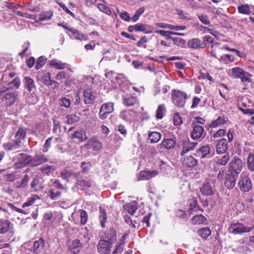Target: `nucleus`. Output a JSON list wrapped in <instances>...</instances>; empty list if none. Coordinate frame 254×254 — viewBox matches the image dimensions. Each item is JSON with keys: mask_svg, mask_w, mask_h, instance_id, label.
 <instances>
[{"mask_svg": "<svg viewBox=\"0 0 254 254\" xmlns=\"http://www.w3.org/2000/svg\"><path fill=\"white\" fill-rule=\"evenodd\" d=\"M82 248V244L78 239L73 240L69 245L68 249L72 254H77Z\"/></svg>", "mask_w": 254, "mask_h": 254, "instance_id": "obj_21", "label": "nucleus"}, {"mask_svg": "<svg viewBox=\"0 0 254 254\" xmlns=\"http://www.w3.org/2000/svg\"><path fill=\"white\" fill-rule=\"evenodd\" d=\"M228 148V145L225 138L219 140L216 145V152L218 154H223L226 152Z\"/></svg>", "mask_w": 254, "mask_h": 254, "instance_id": "obj_22", "label": "nucleus"}, {"mask_svg": "<svg viewBox=\"0 0 254 254\" xmlns=\"http://www.w3.org/2000/svg\"><path fill=\"white\" fill-rule=\"evenodd\" d=\"M23 83L25 88L29 93H31L36 89L35 82L30 77L25 76L23 79Z\"/></svg>", "mask_w": 254, "mask_h": 254, "instance_id": "obj_23", "label": "nucleus"}, {"mask_svg": "<svg viewBox=\"0 0 254 254\" xmlns=\"http://www.w3.org/2000/svg\"><path fill=\"white\" fill-rule=\"evenodd\" d=\"M187 94L179 90H175L172 95V99L174 105L179 107L182 108L185 106Z\"/></svg>", "mask_w": 254, "mask_h": 254, "instance_id": "obj_2", "label": "nucleus"}, {"mask_svg": "<svg viewBox=\"0 0 254 254\" xmlns=\"http://www.w3.org/2000/svg\"><path fill=\"white\" fill-rule=\"evenodd\" d=\"M243 167V163L242 160L235 156L233 158L229 164L228 172L239 176Z\"/></svg>", "mask_w": 254, "mask_h": 254, "instance_id": "obj_3", "label": "nucleus"}, {"mask_svg": "<svg viewBox=\"0 0 254 254\" xmlns=\"http://www.w3.org/2000/svg\"><path fill=\"white\" fill-rule=\"evenodd\" d=\"M136 32H143L145 33H151L152 31L150 27L144 24L137 23L135 24Z\"/></svg>", "mask_w": 254, "mask_h": 254, "instance_id": "obj_37", "label": "nucleus"}, {"mask_svg": "<svg viewBox=\"0 0 254 254\" xmlns=\"http://www.w3.org/2000/svg\"><path fill=\"white\" fill-rule=\"evenodd\" d=\"M229 229L230 233L235 235L244 233H249L251 231H254V225L250 227H247L243 223H236L232 224Z\"/></svg>", "mask_w": 254, "mask_h": 254, "instance_id": "obj_4", "label": "nucleus"}, {"mask_svg": "<svg viewBox=\"0 0 254 254\" xmlns=\"http://www.w3.org/2000/svg\"><path fill=\"white\" fill-rule=\"evenodd\" d=\"M20 85V80L19 78H15L13 80L10 81L8 84L7 86L9 88V89H12L13 87H16L18 88L19 86Z\"/></svg>", "mask_w": 254, "mask_h": 254, "instance_id": "obj_56", "label": "nucleus"}, {"mask_svg": "<svg viewBox=\"0 0 254 254\" xmlns=\"http://www.w3.org/2000/svg\"><path fill=\"white\" fill-rule=\"evenodd\" d=\"M144 10L145 8L143 7H140L137 9L131 18L132 21L133 22L137 21L138 20L140 16L144 12Z\"/></svg>", "mask_w": 254, "mask_h": 254, "instance_id": "obj_57", "label": "nucleus"}, {"mask_svg": "<svg viewBox=\"0 0 254 254\" xmlns=\"http://www.w3.org/2000/svg\"><path fill=\"white\" fill-rule=\"evenodd\" d=\"M48 161V159L42 154H37L33 157L31 156L29 165L31 166H37Z\"/></svg>", "mask_w": 254, "mask_h": 254, "instance_id": "obj_17", "label": "nucleus"}, {"mask_svg": "<svg viewBox=\"0 0 254 254\" xmlns=\"http://www.w3.org/2000/svg\"><path fill=\"white\" fill-rule=\"evenodd\" d=\"M230 159V155L228 153L225 154L223 156L217 157L216 158V163L218 165H221L222 166H225L227 164L228 161Z\"/></svg>", "mask_w": 254, "mask_h": 254, "instance_id": "obj_42", "label": "nucleus"}, {"mask_svg": "<svg viewBox=\"0 0 254 254\" xmlns=\"http://www.w3.org/2000/svg\"><path fill=\"white\" fill-rule=\"evenodd\" d=\"M49 194L50 198L52 200H56L60 197V196L61 195V192H54L53 190H50L49 191Z\"/></svg>", "mask_w": 254, "mask_h": 254, "instance_id": "obj_61", "label": "nucleus"}, {"mask_svg": "<svg viewBox=\"0 0 254 254\" xmlns=\"http://www.w3.org/2000/svg\"><path fill=\"white\" fill-rule=\"evenodd\" d=\"M174 124L175 126H180L183 123L182 117L178 113H176L173 115Z\"/></svg>", "mask_w": 254, "mask_h": 254, "instance_id": "obj_59", "label": "nucleus"}, {"mask_svg": "<svg viewBox=\"0 0 254 254\" xmlns=\"http://www.w3.org/2000/svg\"><path fill=\"white\" fill-rule=\"evenodd\" d=\"M123 207L129 214L133 215L137 209V203L136 201H132L125 204Z\"/></svg>", "mask_w": 254, "mask_h": 254, "instance_id": "obj_29", "label": "nucleus"}, {"mask_svg": "<svg viewBox=\"0 0 254 254\" xmlns=\"http://www.w3.org/2000/svg\"><path fill=\"white\" fill-rule=\"evenodd\" d=\"M231 76L234 78H240L243 82L251 81L250 77L252 75L240 67H234L231 69Z\"/></svg>", "mask_w": 254, "mask_h": 254, "instance_id": "obj_1", "label": "nucleus"}, {"mask_svg": "<svg viewBox=\"0 0 254 254\" xmlns=\"http://www.w3.org/2000/svg\"><path fill=\"white\" fill-rule=\"evenodd\" d=\"M78 174L74 173L72 170H64L61 173V177L67 182L75 180L77 181Z\"/></svg>", "mask_w": 254, "mask_h": 254, "instance_id": "obj_14", "label": "nucleus"}, {"mask_svg": "<svg viewBox=\"0 0 254 254\" xmlns=\"http://www.w3.org/2000/svg\"><path fill=\"white\" fill-rule=\"evenodd\" d=\"M45 59L43 57H40L37 62L35 65V69L37 70L40 69L45 64Z\"/></svg>", "mask_w": 254, "mask_h": 254, "instance_id": "obj_64", "label": "nucleus"}, {"mask_svg": "<svg viewBox=\"0 0 254 254\" xmlns=\"http://www.w3.org/2000/svg\"><path fill=\"white\" fill-rule=\"evenodd\" d=\"M247 167L248 169L252 172L254 171V154L250 153L247 158Z\"/></svg>", "mask_w": 254, "mask_h": 254, "instance_id": "obj_46", "label": "nucleus"}, {"mask_svg": "<svg viewBox=\"0 0 254 254\" xmlns=\"http://www.w3.org/2000/svg\"><path fill=\"white\" fill-rule=\"evenodd\" d=\"M99 219L100 224L102 228H104L107 220L106 213L105 210L101 207H99Z\"/></svg>", "mask_w": 254, "mask_h": 254, "instance_id": "obj_41", "label": "nucleus"}, {"mask_svg": "<svg viewBox=\"0 0 254 254\" xmlns=\"http://www.w3.org/2000/svg\"><path fill=\"white\" fill-rule=\"evenodd\" d=\"M197 233L204 239L207 238L211 235V231L208 227H204L197 231Z\"/></svg>", "mask_w": 254, "mask_h": 254, "instance_id": "obj_47", "label": "nucleus"}, {"mask_svg": "<svg viewBox=\"0 0 254 254\" xmlns=\"http://www.w3.org/2000/svg\"><path fill=\"white\" fill-rule=\"evenodd\" d=\"M220 60L221 61H224L226 63H227V61L231 62H233L235 61V58L232 55L227 54L224 56H221Z\"/></svg>", "mask_w": 254, "mask_h": 254, "instance_id": "obj_63", "label": "nucleus"}, {"mask_svg": "<svg viewBox=\"0 0 254 254\" xmlns=\"http://www.w3.org/2000/svg\"><path fill=\"white\" fill-rule=\"evenodd\" d=\"M120 117L126 122H131L135 118V113L132 110H124L120 113Z\"/></svg>", "mask_w": 254, "mask_h": 254, "instance_id": "obj_16", "label": "nucleus"}, {"mask_svg": "<svg viewBox=\"0 0 254 254\" xmlns=\"http://www.w3.org/2000/svg\"><path fill=\"white\" fill-rule=\"evenodd\" d=\"M226 121L225 118L223 116H220L218 118L213 121H212L210 125V127L212 128H216L218 127H221L225 124H226Z\"/></svg>", "mask_w": 254, "mask_h": 254, "instance_id": "obj_36", "label": "nucleus"}, {"mask_svg": "<svg viewBox=\"0 0 254 254\" xmlns=\"http://www.w3.org/2000/svg\"><path fill=\"white\" fill-rule=\"evenodd\" d=\"M72 138H77L80 141H83L88 138L85 131L84 129H80L75 131L71 135Z\"/></svg>", "mask_w": 254, "mask_h": 254, "instance_id": "obj_33", "label": "nucleus"}, {"mask_svg": "<svg viewBox=\"0 0 254 254\" xmlns=\"http://www.w3.org/2000/svg\"><path fill=\"white\" fill-rule=\"evenodd\" d=\"M56 168L53 165L43 166L40 168V170L43 174L49 175L53 172Z\"/></svg>", "mask_w": 254, "mask_h": 254, "instance_id": "obj_49", "label": "nucleus"}, {"mask_svg": "<svg viewBox=\"0 0 254 254\" xmlns=\"http://www.w3.org/2000/svg\"><path fill=\"white\" fill-rule=\"evenodd\" d=\"M67 123L72 124L78 122L79 121V117L76 115H69L66 116Z\"/></svg>", "mask_w": 254, "mask_h": 254, "instance_id": "obj_55", "label": "nucleus"}, {"mask_svg": "<svg viewBox=\"0 0 254 254\" xmlns=\"http://www.w3.org/2000/svg\"><path fill=\"white\" fill-rule=\"evenodd\" d=\"M29 176L26 174L20 181L16 182L14 183V185L15 187L18 189L24 188L27 186Z\"/></svg>", "mask_w": 254, "mask_h": 254, "instance_id": "obj_39", "label": "nucleus"}, {"mask_svg": "<svg viewBox=\"0 0 254 254\" xmlns=\"http://www.w3.org/2000/svg\"><path fill=\"white\" fill-rule=\"evenodd\" d=\"M123 99V103L126 106L130 107L138 103L137 97L132 95H126Z\"/></svg>", "mask_w": 254, "mask_h": 254, "instance_id": "obj_25", "label": "nucleus"}, {"mask_svg": "<svg viewBox=\"0 0 254 254\" xmlns=\"http://www.w3.org/2000/svg\"><path fill=\"white\" fill-rule=\"evenodd\" d=\"M239 12L244 14H249L251 13L250 6L248 4H242L238 7Z\"/></svg>", "mask_w": 254, "mask_h": 254, "instance_id": "obj_53", "label": "nucleus"}, {"mask_svg": "<svg viewBox=\"0 0 254 254\" xmlns=\"http://www.w3.org/2000/svg\"><path fill=\"white\" fill-rule=\"evenodd\" d=\"M30 185L31 187L36 191H39L42 189V184L38 178H34Z\"/></svg>", "mask_w": 254, "mask_h": 254, "instance_id": "obj_45", "label": "nucleus"}, {"mask_svg": "<svg viewBox=\"0 0 254 254\" xmlns=\"http://www.w3.org/2000/svg\"><path fill=\"white\" fill-rule=\"evenodd\" d=\"M97 7L98 9L102 12L108 14L110 15L111 13V11L110 8L105 5L104 4L98 3L97 5Z\"/></svg>", "mask_w": 254, "mask_h": 254, "instance_id": "obj_60", "label": "nucleus"}, {"mask_svg": "<svg viewBox=\"0 0 254 254\" xmlns=\"http://www.w3.org/2000/svg\"><path fill=\"white\" fill-rule=\"evenodd\" d=\"M158 174L159 172L157 170L142 171L139 173L138 177V180H148L156 176Z\"/></svg>", "mask_w": 254, "mask_h": 254, "instance_id": "obj_18", "label": "nucleus"}, {"mask_svg": "<svg viewBox=\"0 0 254 254\" xmlns=\"http://www.w3.org/2000/svg\"><path fill=\"white\" fill-rule=\"evenodd\" d=\"M210 153V145H204L197 149L195 152V156L204 158L209 157Z\"/></svg>", "mask_w": 254, "mask_h": 254, "instance_id": "obj_24", "label": "nucleus"}, {"mask_svg": "<svg viewBox=\"0 0 254 254\" xmlns=\"http://www.w3.org/2000/svg\"><path fill=\"white\" fill-rule=\"evenodd\" d=\"M238 178V176L228 172L225 177V186L229 190L233 189L235 186Z\"/></svg>", "mask_w": 254, "mask_h": 254, "instance_id": "obj_13", "label": "nucleus"}, {"mask_svg": "<svg viewBox=\"0 0 254 254\" xmlns=\"http://www.w3.org/2000/svg\"><path fill=\"white\" fill-rule=\"evenodd\" d=\"M113 111L114 104L112 102L104 103L100 107L98 114L99 117L101 119H105Z\"/></svg>", "mask_w": 254, "mask_h": 254, "instance_id": "obj_8", "label": "nucleus"}, {"mask_svg": "<svg viewBox=\"0 0 254 254\" xmlns=\"http://www.w3.org/2000/svg\"><path fill=\"white\" fill-rule=\"evenodd\" d=\"M188 46L189 48L194 49H203L205 48V43H202L199 38H195L190 40L188 42Z\"/></svg>", "mask_w": 254, "mask_h": 254, "instance_id": "obj_20", "label": "nucleus"}, {"mask_svg": "<svg viewBox=\"0 0 254 254\" xmlns=\"http://www.w3.org/2000/svg\"><path fill=\"white\" fill-rule=\"evenodd\" d=\"M45 245V241L43 238H40L34 243L33 250L36 254L41 253Z\"/></svg>", "mask_w": 254, "mask_h": 254, "instance_id": "obj_30", "label": "nucleus"}, {"mask_svg": "<svg viewBox=\"0 0 254 254\" xmlns=\"http://www.w3.org/2000/svg\"><path fill=\"white\" fill-rule=\"evenodd\" d=\"M66 33L72 38L78 40H86L88 38L85 35L81 33L79 30L72 28L68 29Z\"/></svg>", "mask_w": 254, "mask_h": 254, "instance_id": "obj_15", "label": "nucleus"}, {"mask_svg": "<svg viewBox=\"0 0 254 254\" xmlns=\"http://www.w3.org/2000/svg\"><path fill=\"white\" fill-rule=\"evenodd\" d=\"M77 184L80 186L85 188H91L93 186V182L90 180H77Z\"/></svg>", "mask_w": 254, "mask_h": 254, "instance_id": "obj_50", "label": "nucleus"}, {"mask_svg": "<svg viewBox=\"0 0 254 254\" xmlns=\"http://www.w3.org/2000/svg\"><path fill=\"white\" fill-rule=\"evenodd\" d=\"M18 96L16 92H8L4 94L2 98V102L6 106H10L14 104Z\"/></svg>", "mask_w": 254, "mask_h": 254, "instance_id": "obj_9", "label": "nucleus"}, {"mask_svg": "<svg viewBox=\"0 0 254 254\" xmlns=\"http://www.w3.org/2000/svg\"><path fill=\"white\" fill-rule=\"evenodd\" d=\"M166 112V108L164 105H159L156 112V116L158 119H162Z\"/></svg>", "mask_w": 254, "mask_h": 254, "instance_id": "obj_48", "label": "nucleus"}, {"mask_svg": "<svg viewBox=\"0 0 254 254\" xmlns=\"http://www.w3.org/2000/svg\"><path fill=\"white\" fill-rule=\"evenodd\" d=\"M53 15V13L52 11H47L42 12L41 13L39 14V18L38 20L36 21V22H37L39 21H42L50 19L52 17Z\"/></svg>", "mask_w": 254, "mask_h": 254, "instance_id": "obj_44", "label": "nucleus"}, {"mask_svg": "<svg viewBox=\"0 0 254 254\" xmlns=\"http://www.w3.org/2000/svg\"><path fill=\"white\" fill-rule=\"evenodd\" d=\"M27 129L24 127H19L15 136V140L21 141L23 139L26 134Z\"/></svg>", "mask_w": 254, "mask_h": 254, "instance_id": "obj_43", "label": "nucleus"}, {"mask_svg": "<svg viewBox=\"0 0 254 254\" xmlns=\"http://www.w3.org/2000/svg\"><path fill=\"white\" fill-rule=\"evenodd\" d=\"M204 128L200 125L196 124L193 126L190 136L193 140H200L204 135Z\"/></svg>", "mask_w": 254, "mask_h": 254, "instance_id": "obj_11", "label": "nucleus"}, {"mask_svg": "<svg viewBox=\"0 0 254 254\" xmlns=\"http://www.w3.org/2000/svg\"><path fill=\"white\" fill-rule=\"evenodd\" d=\"M31 156L27 154L20 153L17 155L18 161L22 165H29Z\"/></svg>", "mask_w": 254, "mask_h": 254, "instance_id": "obj_34", "label": "nucleus"}, {"mask_svg": "<svg viewBox=\"0 0 254 254\" xmlns=\"http://www.w3.org/2000/svg\"><path fill=\"white\" fill-rule=\"evenodd\" d=\"M59 103L61 106L68 108L70 106L71 101L70 99L65 97H63L59 99Z\"/></svg>", "mask_w": 254, "mask_h": 254, "instance_id": "obj_54", "label": "nucleus"}, {"mask_svg": "<svg viewBox=\"0 0 254 254\" xmlns=\"http://www.w3.org/2000/svg\"><path fill=\"white\" fill-rule=\"evenodd\" d=\"M190 222L193 225L206 224L207 219L202 215H198L193 216L190 220Z\"/></svg>", "mask_w": 254, "mask_h": 254, "instance_id": "obj_31", "label": "nucleus"}, {"mask_svg": "<svg viewBox=\"0 0 254 254\" xmlns=\"http://www.w3.org/2000/svg\"><path fill=\"white\" fill-rule=\"evenodd\" d=\"M37 79L38 81L43 82L46 85H52L54 81L51 79V73L44 71H39L37 76Z\"/></svg>", "mask_w": 254, "mask_h": 254, "instance_id": "obj_12", "label": "nucleus"}, {"mask_svg": "<svg viewBox=\"0 0 254 254\" xmlns=\"http://www.w3.org/2000/svg\"><path fill=\"white\" fill-rule=\"evenodd\" d=\"M78 212L80 214L81 224L85 225L88 220V215L87 212L82 209L79 210Z\"/></svg>", "mask_w": 254, "mask_h": 254, "instance_id": "obj_51", "label": "nucleus"}, {"mask_svg": "<svg viewBox=\"0 0 254 254\" xmlns=\"http://www.w3.org/2000/svg\"><path fill=\"white\" fill-rule=\"evenodd\" d=\"M176 144L175 139L163 138L162 142L159 144L157 147L159 149H170L173 148Z\"/></svg>", "mask_w": 254, "mask_h": 254, "instance_id": "obj_19", "label": "nucleus"}, {"mask_svg": "<svg viewBox=\"0 0 254 254\" xmlns=\"http://www.w3.org/2000/svg\"><path fill=\"white\" fill-rule=\"evenodd\" d=\"M113 244L100 240L97 249L100 254H110Z\"/></svg>", "mask_w": 254, "mask_h": 254, "instance_id": "obj_10", "label": "nucleus"}, {"mask_svg": "<svg viewBox=\"0 0 254 254\" xmlns=\"http://www.w3.org/2000/svg\"><path fill=\"white\" fill-rule=\"evenodd\" d=\"M50 65L58 69H63L66 67L67 64L62 62L58 60H53L50 61Z\"/></svg>", "mask_w": 254, "mask_h": 254, "instance_id": "obj_40", "label": "nucleus"}, {"mask_svg": "<svg viewBox=\"0 0 254 254\" xmlns=\"http://www.w3.org/2000/svg\"><path fill=\"white\" fill-rule=\"evenodd\" d=\"M100 240L114 244L117 241L116 231L112 228L107 230L101 235Z\"/></svg>", "mask_w": 254, "mask_h": 254, "instance_id": "obj_6", "label": "nucleus"}, {"mask_svg": "<svg viewBox=\"0 0 254 254\" xmlns=\"http://www.w3.org/2000/svg\"><path fill=\"white\" fill-rule=\"evenodd\" d=\"M200 191L202 194L208 196L214 194L215 189L211 187L209 183H206L200 188Z\"/></svg>", "mask_w": 254, "mask_h": 254, "instance_id": "obj_26", "label": "nucleus"}, {"mask_svg": "<svg viewBox=\"0 0 254 254\" xmlns=\"http://www.w3.org/2000/svg\"><path fill=\"white\" fill-rule=\"evenodd\" d=\"M161 136L162 135L160 132L153 131L148 133V138L151 143H154L158 142L160 140Z\"/></svg>", "mask_w": 254, "mask_h": 254, "instance_id": "obj_38", "label": "nucleus"}, {"mask_svg": "<svg viewBox=\"0 0 254 254\" xmlns=\"http://www.w3.org/2000/svg\"><path fill=\"white\" fill-rule=\"evenodd\" d=\"M226 170L225 168H222L220 169L219 173L217 175V178L219 181H222L226 177Z\"/></svg>", "mask_w": 254, "mask_h": 254, "instance_id": "obj_62", "label": "nucleus"}, {"mask_svg": "<svg viewBox=\"0 0 254 254\" xmlns=\"http://www.w3.org/2000/svg\"><path fill=\"white\" fill-rule=\"evenodd\" d=\"M84 101L86 104H93L96 96L90 89L84 91Z\"/></svg>", "mask_w": 254, "mask_h": 254, "instance_id": "obj_27", "label": "nucleus"}, {"mask_svg": "<svg viewBox=\"0 0 254 254\" xmlns=\"http://www.w3.org/2000/svg\"><path fill=\"white\" fill-rule=\"evenodd\" d=\"M174 43L178 46L185 47L186 45V41L180 37H174L173 38Z\"/></svg>", "mask_w": 254, "mask_h": 254, "instance_id": "obj_58", "label": "nucleus"}, {"mask_svg": "<svg viewBox=\"0 0 254 254\" xmlns=\"http://www.w3.org/2000/svg\"><path fill=\"white\" fill-rule=\"evenodd\" d=\"M84 147L87 149H92L95 152H99L102 148V143L97 136H93L89 139Z\"/></svg>", "mask_w": 254, "mask_h": 254, "instance_id": "obj_5", "label": "nucleus"}, {"mask_svg": "<svg viewBox=\"0 0 254 254\" xmlns=\"http://www.w3.org/2000/svg\"><path fill=\"white\" fill-rule=\"evenodd\" d=\"M77 230L79 234L82 236L83 238L85 239V241L86 242H88L90 238L88 237V230L87 229V228H78Z\"/></svg>", "mask_w": 254, "mask_h": 254, "instance_id": "obj_52", "label": "nucleus"}, {"mask_svg": "<svg viewBox=\"0 0 254 254\" xmlns=\"http://www.w3.org/2000/svg\"><path fill=\"white\" fill-rule=\"evenodd\" d=\"M238 186L241 191L248 192L252 188L251 179L247 176L241 175L239 178Z\"/></svg>", "mask_w": 254, "mask_h": 254, "instance_id": "obj_7", "label": "nucleus"}, {"mask_svg": "<svg viewBox=\"0 0 254 254\" xmlns=\"http://www.w3.org/2000/svg\"><path fill=\"white\" fill-rule=\"evenodd\" d=\"M197 160L192 156H187L184 158V165L187 167H193L197 165Z\"/></svg>", "mask_w": 254, "mask_h": 254, "instance_id": "obj_35", "label": "nucleus"}, {"mask_svg": "<svg viewBox=\"0 0 254 254\" xmlns=\"http://www.w3.org/2000/svg\"><path fill=\"white\" fill-rule=\"evenodd\" d=\"M21 143V141L15 139L12 142L4 143L3 147V148L6 150H14L19 148Z\"/></svg>", "mask_w": 254, "mask_h": 254, "instance_id": "obj_28", "label": "nucleus"}, {"mask_svg": "<svg viewBox=\"0 0 254 254\" xmlns=\"http://www.w3.org/2000/svg\"><path fill=\"white\" fill-rule=\"evenodd\" d=\"M11 227V222L5 219H0V234H5Z\"/></svg>", "mask_w": 254, "mask_h": 254, "instance_id": "obj_32", "label": "nucleus"}]
</instances>
